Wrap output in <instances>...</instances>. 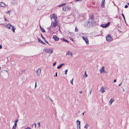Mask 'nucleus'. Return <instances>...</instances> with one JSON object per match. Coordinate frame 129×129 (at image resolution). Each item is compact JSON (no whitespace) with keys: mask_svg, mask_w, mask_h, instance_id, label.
<instances>
[{"mask_svg":"<svg viewBox=\"0 0 129 129\" xmlns=\"http://www.w3.org/2000/svg\"><path fill=\"white\" fill-rule=\"evenodd\" d=\"M66 5V3H64L63 4H61V5H58V7H61V6H63L65 5Z\"/></svg>","mask_w":129,"mask_h":129,"instance_id":"obj_27","label":"nucleus"},{"mask_svg":"<svg viewBox=\"0 0 129 129\" xmlns=\"http://www.w3.org/2000/svg\"><path fill=\"white\" fill-rule=\"evenodd\" d=\"M38 42H39L41 43L44 44H45L43 41H42L41 39H40L39 38H38Z\"/></svg>","mask_w":129,"mask_h":129,"instance_id":"obj_16","label":"nucleus"},{"mask_svg":"<svg viewBox=\"0 0 129 129\" xmlns=\"http://www.w3.org/2000/svg\"><path fill=\"white\" fill-rule=\"evenodd\" d=\"M68 71V69H67L65 71V74H66V75L67 74V73Z\"/></svg>","mask_w":129,"mask_h":129,"instance_id":"obj_34","label":"nucleus"},{"mask_svg":"<svg viewBox=\"0 0 129 129\" xmlns=\"http://www.w3.org/2000/svg\"><path fill=\"white\" fill-rule=\"evenodd\" d=\"M128 7V6L127 5H126L124 7L125 8H127Z\"/></svg>","mask_w":129,"mask_h":129,"instance_id":"obj_36","label":"nucleus"},{"mask_svg":"<svg viewBox=\"0 0 129 129\" xmlns=\"http://www.w3.org/2000/svg\"><path fill=\"white\" fill-rule=\"evenodd\" d=\"M49 99L52 102H53V100H52V99L51 98H49Z\"/></svg>","mask_w":129,"mask_h":129,"instance_id":"obj_51","label":"nucleus"},{"mask_svg":"<svg viewBox=\"0 0 129 129\" xmlns=\"http://www.w3.org/2000/svg\"><path fill=\"white\" fill-rule=\"evenodd\" d=\"M76 122L77 123V129H80V121H79V120H77Z\"/></svg>","mask_w":129,"mask_h":129,"instance_id":"obj_8","label":"nucleus"},{"mask_svg":"<svg viewBox=\"0 0 129 129\" xmlns=\"http://www.w3.org/2000/svg\"><path fill=\"white\" fill-rule=\"evenodd\" d=\"M33 125H34V126H35V127L36 128V123H34Z\"/></svg>","mask_w":129,"mask_h":129,"instance_id":"obj_40","label":"nucleus"},{"mask_svg":"<svg viewBox=\"0 0 129 129\" xmlns=\"http://www.w3.org/2000/svg\"><path fill=\"white\" fill-rule=\"evenodd\" d=\"M40 29H41V28H43V27H41V26H40Z\"/></svg>","mask_w":129,"mask_h":129,"instance_id":"obj_54","label":"nucleus"},{"mask_svg":"<svg viewBox=\"0 0 129 129\" xmlns=\"http://www.w3.org/2000/svg\"><path fill=\"white\" fill-rule=\"evenodd\" d=\"M12 25L11 24H9L7 25H6V27L7 28H8L9 29H11V26Z\"/></svg>","mask_w":129,"mask_h":129,"instance_id":"obj_19","label":"nucleus"},{"mask_svg":"<svg viewBox=\"0 0 129 129\" xmlns=\"http://www.w3.org/2000/svg\"><path fill=\"white\" fill-rule=\"evenodd\" d=\"M41 35L42 38L44 40L45 42L47 43L49 45H50L49 44L48 42L47 41V40L45 38L43 37V35L42 34H41Z\"/></svg>","mask_w":129,"mask_h":129,"instance_id":"obj_11","label":"nucleus"},{"mask_svg":"<svg viewBox=\"0 0 129 129\" xmlns=\"http://www.w3.org/2000/svg\"><path fill=\"white\" fill-rule=\"evenodd\" d=\"M82 38L85 41L87 44H89V40L87 38L82 37Z\"/></svg>","mask_w":129,"mask_h":129,"instance_id":"obj_7","label":"nucleus"},{"mask_svg":"<svg viewBox=\"0 0 129 129\" xmlns=\"http://www.w3.org/2000/svg\"><path fill=\"white\" fill-rule=\"evenodd\" d=\"M79 92L80 93H82V91H79Z\"/></svg>","mask_w":129,"mask_h":129,"instance_id":"obj_55","label":"nucleus"},{"mask_svg":"<svg viewBox=\"0 0 129 129\" xmlns=\"http://www.w3.org/2000/svg\"><path fill=\"white\" fill-rule=\"evenodd\" d=\"M122 82L120 84H119L118 85V86H120L121 85V84H122Z\"/></svg>","mask_w":129,"mask_h":129,"instance_id":"obj_49","label":"nucleus"},{"mask_svg":"<svg viewBox=\"0 0 129 129\" xmlns=\"http://www.w3.org/2000/svg\"><path fill=\"white\" fill-rule=\"evenodd\" d=\"M100 26L101 27L103 28H106L105 24H101L100 25Z\"/></svg>","mask_w":129,"mask_h":129,"instance_id":"obj_24","label":"nucleus"},{"mask_svg":"<svg viewBox=\"0 0 129 129\" xmlns=\"http://www.w3.org/2000/svg\"><path fill=\"white\" fill-rule=\"evenodd\" d=\"M106 41H108L110 42L113 39L111 35H108L106 37Z\"/></svg>","mask_w":129,"mask_h":129,"instance_id":"obj_3","label":"nucleus"},{"mask_svg":"<svg viewBox=\"0 0 129 129\" xmlns=\"http://www.w3.org/2000/svg\"><path fill=\"white\" fill-rule=\"evenodd\" d=\"M53 38L55 41H58L59 40V38L57 37L56 35H54L53 36Z\"/></svg>","mask_w":129,"mask_h":129,"instance_id":"obj_9","label":"nucleus"},{"mask_svg":"<svg viewBox=\"0 0 129 129\" xmlns=\"http://www.w3.org/2000/svg\"><path fill=\"white\" fill-rule=\"evenodd\" d=\"M16 126H16V125L15 126V125H14L13 126L12 128V129H15L16 128Z\"/></svg>","mask_w":129,"mask_h":129,"instance_id":"obj_32","label":"nucleus"},{"mask_svg":"<svg viewBox=\"0 0 129 129\" xmlns=\"http://www.w3.org/2000/svg\"><path fill=\"white\" fill-rule=\"evenodd\" d=\"M7 71H7H6H6Z\"/></svg>","mask_w":129,"mask_h":129,"instance_id":"obj_63","label":"nucleus"},{"mask_svg":"<svg viewBox=\"0 0 129 129\" xmlns=\"http://www.w3.org/2000/svg\"><path fill=\"white\" fill-rule=\"evenodd\" d=\"M23 72H24V71H25V70H23V71H22V72H23Z\"/></svg>","mask_w":129,"mask_h":129,"instance_id":"obj_61","label":"nucleus"},{"mask_svg":"<svg viewBox=\"0 0 129 129\" xmlns=\"http://www.w3.org/2000/svg\"><path fill=\"white\" fill-rule=\"evenodd\" d=\"M110 22H108L107 23L105 24L106 28L108 27L110 25Z\"/></svg>","mask_w":129,"mask_h":129,"instance_id":"obj_21","label":"nucleus"},{"mask_svg":"<svg viewBox=\"0 0 129 129\" xmlns=\"http://www.w3.org/2000/svg\"><path fill=\"white\" fill-rule=\"evenodd\" d=\"M114 101V100H113V101H112V99H111L109 102V103H110V105H111V104Z\"/></svg>","mask_w":129,"mask_h":129,"instance_id":"obj_26","label":"nucleus"},{"mask_svg":"<svg viewBox=\"0 0 129 129\" xmlns=\"http://www.w3.org/2000/svg\"><path fill=\"white\" fill-rule=\"evenodd\" d=\"M0 6L1 7H6L7 6V5H6L4 3L2 2H0Z\"/></svg>","mask_w":129,"mask_h":129,"instance_id":"obj_10","label":"nucleus"},{"mask_svg":"<svg viewBox=\"0 0 129 129\" xmlns=\"http://www.w3.org/2000/svg\"><path fill=\"white\" fill-rule=\"evenodd\" d=\"M118 31L120 33H122V31H120V30H119V29H118Z\"/></svg>","mask_w":129,"mask_h":129,"instance_id":"obj_48","label":"nucleus"},{"mask_svg":"<svg viewBox=\"0 0 129 129\" xmlns=\"http://www.w3.org/2000/svg\"><path fill=\"white\" fill-rule=\"evenodd\" d=\"M125 22L126 24V25H127V24L126 23V20H125Z\"/></svg>","mask_w":129,"mask_h":129,"instance_id":"obj_58","label":"nucleus"},{"mask_svg":"<svg viewBox=\"0 0 129 129\" xmlns=\"http://www.w3.org/2000/svg\"><path fill=\"white\" fill-rule=\"evenodd\" d=\"M10 11H7V14H9V12Z\"/></svg>","mask_w":129,"mask_h":129,"instance_id":"obj_53","label":"nucleus"},{"mask_svg":"<svg viewBox=\"0 0 129 129\" xmlns=\"http://www.w3.org/2000/svg\"><path fill=\"white\" fill-rule=\"evenodd\" d=\"M88 124L86 123L85 125L84 126V127L86 129H87L88 128Z\"/></svg>","mask_w":129,"mask_h":129,"instance_id":"obj_31","label":"nucleus"},{"mask_svg":"<svg viewBox=\"0 0 129 129\" xmlns=\"http://www.w3.org/2000/svg\"><path fill=\"white\" fill-rule=\"evenodd\" d=\"M61 40L63 41L64 42H66V41L67 40L66 39H65L64 38H62V39H61Z\"/></svg>","mask_w":129,"mask_h":129,"instance_id":"obj_28","label":"nucleus"},{"mask_svg":"<svg viewBox=\"0 0 129 129\" xmlns=\"http://www.w3.org/2000/svg\"><path fill=\"white\" fill-rule=\"evenodd\" d=\"M4 20L5 21H7V19L6 18H4Z\"/></svg>","mask_w":129,"mask_h":129,"instance_id":"obj_47","label":"nucleus"},{"mask_svg":"<svg viewBox=\"0 0 129 129\" xmlns=\"http://www.w3.org/2000/svg\"><path fill=\"white\" fill-rule=\"evenodd\" d=\"M56 61H55L54 63H53V66H55L56 65Z\"/></svg>","mask_w":129,"mask_h":129,"instance_id":"obj_35","label":"nucleus"},{"mask_svg":"<svg viewBox=\"0 0 129 129\" xmlns=\"http://www.w3.org/2000/svg\"><path fill=\"white\" fill-rule=\"evenodd\" d=\"M11 27H12V28H11V29L12 30L13 32L14 33L16 28H14V26L12 25L11 26Z\"/></svg>","mask_w":129,"mask_h":129,"instance_id":"obj_20","label":"nucleus"},{"mask_svg":"<svg viewBox=\"0 0 129 129\" xmlns=\"http://www.w3.org/2000/svg\"><path fill=\"white\" fill-rule=\"evenodd\" d=\"M89 19L88 22L85 23V24L86 27L90 28L91 26L98 25V23L94 21V16L93 14L89 15Z\"/></svg>","mask_w":129,"mask_h":129,"instance_id":"obj_1","label":"nucleus"},{"mask_svg":"<svg viewBox=\"0 0 129 129\" xmlns=\"http://www.w3.org/2000/svg\"><path fill=\"white\" fill-rule=\"evenodd\" d=\"M37 86V82H36H36H35V88Z\"/></svg>","mask_w":129,"mask_h":129,"instance_id":"obj_42","label":"nucleus"},{"mask_svg":"<svg viewBox=\"0 0 129 129\" xmlns=\"http://www.w3.org/2000/svg\"><path fill=\"white\" fill-rule=\"evenodd\" d=\"M85 112V111L84 112H83V113H82V116H83L84 115V113Z\"/></svg>","mask_w":129,"mask_h":129,"instance_id":"obj_50","label":"nucleus"},{"mask_svg":"<svg viewBox=\"0 0 129 129\" xmlns=\"http://www.w3.org/2000/svg\"><path fill=\"white\" fill-rule=\"evenodd\" d=\"M2 48V45L0 44V49H1Z\"/></svg>","mask_w":129,"mask_h":129,"instance_id":"obj_45","label":"nucleus"},{"mask_svg":"<svg viewBox=\"0 0 129 129\" xmlns=\"http://www.w3.org/2000/svg\"><path fill=\"white\" fill-rule=\"evenodd\" d=\"M87 76V74L86 73V71H85L84 72V74L83 76V77L84 78H86Z\"/></svg>","mask_w":129,"mask_h":129,"instance_id":"obj_23","label":"nucleus"},{"mask_svg":"<svg viewBox=\"0 0 129 129\" xmlns=\"http://www.w3.org/2000/svg\"><path fill=\"white\" fill-rule=\"evenodd\" d=\"M41 72V69H39L36 72V73L37 76H39L40 75Z\"/></svg>","mask_w":129,"mask_h":129,"instance_id":"obj_14","label":"nucleus"},{"mask_svg":"<svg viewBox=\"0 0 129 129\" xmlns=\"http://www.w3.org/2000/svg\"><path fill=\"white\" fill-rule=\"evenodd\" d=\"M70 40H71L72 41H74L73 40V39H72L70 37Z\"/></svg>","mask_w":129,"mask_h":129,"instance_id":"obj_46","label":"nucleus"},{"mask_svg":"<svg viewBox=\"0 0 129 129\" xmlns=\"http://www.w3.org/2000/svg\"><path fill=\"white\" fill-rule=\"evenodd\" d=\"M105 0H102L101 3V6L102 8L104 7Z\"/></svg>","mask_w":129,"mask_h":129,"instance_id":"obj_13","label":"nucleus"},{"mask_svg":"<svg viewBox=\"0 0 129 129\" xmlns=\"http://www.w3.org/2000/svg\"><path fill=\"white\" fill-rule=\"evenodd\" d=\"M70 55L71 56V57H73L72 53L70 51H68L67 52L66 55Z\"/></svg>","mask_w":129,"mask_h":129,"instance_id":"obj_15","label":"nucleus"},{"mask_svg":"<svg viewBox=\"0 0 129 129\" xmlns=\"http://www.w3.org/2000/svg\"><path fill=\"white\" fill-rule=\"evenodd\" d=\"M43 50L45 52L50 54H51L53 52L52 49L45 48Z\"/></svg>","mask_w":129,"mask_h":129,"instance_id":"obj_2","label":"nucleus"},{"mask_svg":"<svg viewBox=\"0 0 129 129\" xmlns=\"http://www.w3.org/2000/svg\"><path fill=\"white\" fill-rule=\"evenodd\" d=\"M55 76L56 77L57 76V72L55 73Z\"/></svg>","mask_w":129,"mask_h":129,"instance_id":"obj_44","label":"nucleus"},{"mask_svg":"<svg viewBox=\"0 0 129 129\" xmlns=\"http://www.w3.org/2000/svg\"><path fill=\"white\" fill-rule=\"evenodd\" d=\"M78 31V29L77 27L76 26L75 28V32H77Z\"/></svg>","mask_w":129,"mask_h":129,"instance_id":"obj_29","label":"nucleus"},{"mask_svg":"<svg viewBox=\"0 0 129 129\" xmlns=\"http://www.w3.org/2000/svg\"><path fill=\"white\" fill-rule=\"evenodd\" d=\"M65 11H67L69 10H70L71 9V7L68 6H65Z\"/></svg>","mask_w":129,"mask_h":129,"instance_id":"obj_12","label":"nucleus"},{"mask_svg":"<svg viewBox=\"0 0 129 129\" xmlns=\"http://www.w3.org/2000/svg\"><path fill=\"white\" fill-rule=\"evenodd\" d=\"M50 17L51 19L53 18L54 19L55 21L56 20L57 17L56 16L55 14H53L52 15H50Z\"/></svg>","mask_w":129,"mask_h":129,"instance_id":"obj_5","label":"nucleus"},{"mask_svg":"<svg viewBox=\"0 0 129 129\" xmlns=\"http://www.w3.org/2000/svg\"><path fill=\"white\" fill-rule=\"evenodd\" d=\"M1 69V67H0V69Z\"/></svg>","mask_w":129,"mask_h":129,"instance_id":"obj_62","label":"nucleus"},{"mask_svg":"<svg viewBox=\"0 0 129 129\" xmlns=\"http://www.w3.org/2000/svg\"><path fill=\"white\" fill-rule=\"evenodd\" d=\"M91 91H90V92L89 94H91Z\"/></svg>","mask_w":129,"mask_h":129,"instance_id":"obj_57","label":"nucleus"},{"mask_svg":"<svg viewBox=\"0 0 129 129\" xmlns=\"http://www.w3.org/2000/svg\"><path fill=\"white\" fill-rule=\"evenodd\" d=\"M41 30V31L43 32V33H45V29L43 28H41V29H40Z\"/></svg>","mask_w":129,"mask_h":129,"instance_id":"obj_25","label":"nucleus"},{"mask_svg":"<svg viewBox=\"0 0 129 129\" xmlns=\"http://www.w3.org/2000/svg\"><path fill=\"white\" fill-rule=\"evenodd\" d=\"M116 81V79H114V82L115 83V82Z\"/></svg>","mask_w":129,"mask_h":129,"instance_id":"obj_52","label":"nucleus"},{"mask_svg":"<svg viewBox=\"0 0 129 129\" xmlns=\"http://www.w3.org/2000/svg\"><path fill=\"white\" fill-rule=\"evenodd\" d=\"M100 91L102 93L105 92L104 87H102L100 90Z\"/></svg>","mask_w":129,"mask_h":129,"instance_id":"obj_18","label":"nucleus"},{"mask_svg":"<svg viewBox=\"0 0 129 129\" xmlns=\"http://www.w3.org/2000/svg\"><path fill=\"white\" fill-rule=\"evenodd\" d=\"M127 5H128L129 6V3H127Z\"/></svg>","mask_w":129,"mask_h":129,"instance_id":"obj_59","label":"nucleus"},{"mask_svg":"<svg viewBox=\"0 0 129 129\" xmlns=\"http://www.w3.org/2000/svg\"><path fill=\"white\" fill-rule=\"evenodd\" d=\"M65 64L63 63L61 64L60 65L58 66L57 67V68L58 69H60Z\"/></svg>","mask_w":129,"mask_h":129,"instance_id":"obj_17","label":"nucleus"},{"mask_svg":"<svg viewBox=\"0 0 129 129\" xmlns=\"http://www.w3.org/2000/svg\"><path fill=\"white\" fill-rule=\"evenodd\" d=\"M121 15L123 16V19L124 21H125V16H124V14H123V13H122V14H121Z\"/></svg>","mask_w":129,"mask_h":129,"instance_id":"obj_30","label":"nucleus"},{"mask_svg":"<svg viewBox=\"0 0 129 129\" xmlns=\"http://www.w3.org/2000/svg\"><path fill=\"white\" fill-rule=\"evenodd\" d=\"M50 27H49V28H48V29L49 30V29H50Z\"/></svg>","mask_w":129,"mask_h":129,"instance_id":"obj_60","label":"nucleus"},{"mask_svg":"<svg viewBox=\"0 0 129 129\" xmlns=\"http://www.w3.org/2000/svg\"><path fill=\"white\" fill-rule=\"evenodd\" d=\"M40 122H39L38 123V124L39 125V127H40L41 124H40Z\"/></svg>","mask_w":129,"mask_h":129,"instance_id":"obj_38","label":"nucleus"},{"mask_svg":"<svg viewBox=\"0 0 129 129\" xmlns=\"http://www.w3.org/2000/svg\"><path fill=\"white\" fill-rule=\"evenodd\" d=\"M117 26L119 28H120L121 26L120 25H119V24H118L117 25Z\"/></svg>","mask_w":129,"mask_h":129,"instance_id":"obj_37","label":"nucleus"},{"mask_svg":"<svg viewBox=\"0 0 129 129\" xmlns=\"http://www.w3.org/2000/svg\"><path fill=\"white\" fill-rule=\"evenodd\" d=\"M66 42L67 43H69V42L68 40H67Z\"/></svg>","mask_w":129,"mask_h":129,"instance_id":"obj_56","label":"nucleus"},{"mask_svg":"<svg viewBox=\"0 0 129 129\" xmlns=\"http://www.w3.org/2000/svg\"><path fill=\"white\" fill-rule=\"evenodd\" d=\"M99 71H100L101 73H106V72L105 70V68L103 66L101 68Z\"/></svg>","mask_w":129,"mask_h":129,"instance_id":"obj_4","label":"nucleus"},{"mask_svg":"<svg viewBox=\"0 0 129 129\" xmlns=\"http://www.w3.org/2000/svg\"><path fill=\"white\" fill-rule=\"evenodd\" d=\"M25 129H31V128L30 127H27Z\"/></svg>","mask_w":129,"mask_h":129,"instance_id":"obj_43","label":"nucleus"},{"mask_svg":"<svg viewBox=\"0 0 129 129\" xmlns=\"http://www.w3.org/2000/svg\"><path fill=\"white\" fill-rule=\"evenodd\" d=\"M18 121V119H17L16 120H15V122H14V124L15 126V125L17 126V123Z\"/></svg>","mask_w":129,"mask_h":129,"instance_id":"obj_22","label":"nucleus"},{"mask_svg":"<svg viewBox=\"0 0 129 129\" xmlns=\"http://www.w3.org/2000/svg\"><path fill=\"white\" fill-rule=\"evenodd\" d=\"M65 6H64V7H63L62 8V10H63V11H65Z\"/></svg>","mask_w":129,"mask_h":129,"instance_id":"obj_39","label":"nucleus"},{"mask_svg":"<svg viewBox=\"0 0 129 129\" xmlns=\"http://www.w3.org/2000/svg\"><path fill=\"white\" fill-rule=\"evenodd\" d=\"M81 1H82V0H76L75 1L76 2H78V1L81 2Z\"/></svg>","mask_w":129,"mask_h":129,"instance_id":"obj_41","label":"nucleus"},{"mask_svg":"<svg viewBox=\"0 0 129 129\" xmlns=\"http://www.w3.org/2000/svg\"><path fill=\"white\" fill-rule=\"evenodd\" d=\"M73 79H72V80H71L70 82V83L72 84H73Z\"/></svg>","mask_w":129,"mask_h":129,"instance_id":"obj_33","label":"nucleus"},{"mask_svg":"<svg viewBox=\"0 0 129 129\" xmlns=\"http://www.w3.org/2000/svg\"><path fill=\"white\" fill-rule=\"evenodd\" d=\"M52 27H55L57 25V23L56 20H55V21L53 22H52ZM52 24H51L50 26H51Z\"/></svg>","mask_w":129,"mask_h":129,"instance_id":"obj_6","label":"nucleus"}]
</instances>
